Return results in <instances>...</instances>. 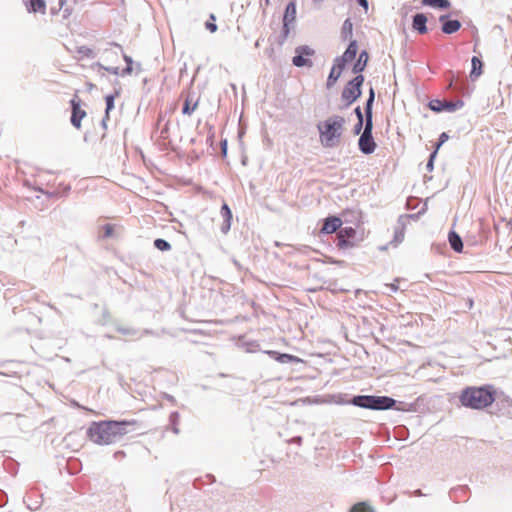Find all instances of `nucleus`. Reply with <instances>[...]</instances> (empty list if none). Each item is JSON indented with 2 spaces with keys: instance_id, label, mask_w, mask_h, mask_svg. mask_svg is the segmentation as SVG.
<instances>
[{
  "instance_id": "obj_1",
  "label": "nucleus",
  "mask_w": 512,
  "mask_h": 512,
  "mask_svg": "<svg viewBox=\"0 0 512 512\" xmlns=\"http://www.w3.org/2000/svg\"><path fill=\"white\" fill-rule=\"evenodd\" d=\"M136 424L137 421L134 419L92 421L86 430V436L94 444L111 445L121 441L126 434L134 431Z\"/></svg>"
},
{
  "instance_id": "obj_2",
  "label": "nucleus",
  "mask_w": 512,
  "mask_h": 512,
  "mask_svg": "<svg viewBox=\"0 0 512 512\" xmlns=\"http://www.w3.org/2000/svg\"><path fill=\"white\" fill-rule=\"evenodd\" d=\"M309 233L324 244H335L341 251L356 247L365 238L362 226H321L319 230L315 227Z\"/></svg>"
},
{
  "instance_id": "obj_3",
  "label": "nucleus",
  "mask_w": 512,
  "mask_h": 512,
  "mask_svg": "<svg viewBox=\"0 0 512 512\" xmlns=\"http://www.w3.org/2000/svg\"><path fill=\"white\" fill-rule=\"evenodd\" d=\"M340 403L373 411H386L393 409L400 412H417V403L397 401L396 399L386 395L359 394L354 395L349 400Z\"/></svg>"
},
{
  "instance_id": "obj_4",
  "label": "nucleus",
  "mask_w": 512,
  "mask_h": 512,
  "mask_svg": "<svg viewBox=\"0 0 512 512\" xmlns=\"http://www.w3.org/2000/svg\"><path fill=\"white\" fill-rule=\"evenodd\" d=\"M461 406L471 410H485L498 399V391L492 384L466 386L459 394Z\"/></svg>"
},
{
  "instance_id": "obj_5",
  "label": "nucleus",
  "mask_w": 512,
  "mask_h": 512,
  "mask_svg": "<svg viewBox=\"0 0 512 512\" xmlns=\"http://www.w3.org/2000/svg\"><path fill=\"white\" fill-rule=\"evenodd\" d=\"M346 120L339 115H332L317 125L320 143L326 148L337 146L342 138Z\"/></svg>"
},
{
  "instance_id": "obj_6",
  "label": "nucleus",
  "mask_w": 512,
  "mask_h": 512,
  "mask_svg": "<svg viewBox=\"0 0 512 512\" xmlns=\"http://www.w3.org/2000/svg\"><path fill=\"white\" fill-rule=\"evenodd\" d=\"M374 101V91L370 90L369 99L366 103V123L362 135L359 138V149L365 154H371L376 149V143L372 137V103Z\"/></svg>"
},
{
  "instance_id": "obj_7",
  "label": "nucleus",
  "mask_w": 512,
  "mask_h": 512,
  "mask_svg": "<svg viewBox=\"0 0 512 512\" xmlns=\"http://www.w3.org/2000/svg\"><path fill=\"white\" fill-rule=\"evenodd\" d=\"M405 228L406 226H382L378 235L380 243L377 245V249L384 252L389 248H397L404 241Z\"/></svg>"
},
{
  "instance_id": "obj_8",
  "label": "nucleus",
  "mask_w": 512,
  "mask_h": 512,
  "mask_svg": "<svg viewBox=\"0 0 512 512\" xmlns=\"http://www.w3.org/2000/svg\"><path fill=\"white\" fill-rule=\"evenodd\" d=\"M363 82V75H357L353 80L347 83L341 95L342 100L345 102V107L351 105L360 97Z\"/></svg>"
},
{
  "instance_id": "obj_9",
  "label": "nucleus",
  "mask_w": 512,
  "mask_h": 512,
  "mask_svg": "<svg viewBox=\"0 0 512 512\" xmlns=\"http://www.w3.org/2000/svg\"><path fill=\"white\" fill-rule=\"evenodd\" d=\"M72 107L71 124L76 128H81V120L86 117L87 113L82 107L81 100L75 95L70 101Z\"/></svg>"
},
{
  "instance_id": "obj_10",
  "label": "nucleus",
  "mask_w": 512,
  "mask_h": 512,
  "mask_svg": "<svg viewBox=\"0 0 512 512\" xmlns=\"http://www.w3.org/2000/svg\"><path fill=\"white\" fill-rule=\"evenodd\" d=\"M297 55L293 57L292 62L297 67H311L312 61L309 59L310 56L314 55V50L308 46H301L296 49Z\"/></svg>"
},
{
  "instance_id": "obj_11",
  "label": "nucleus",
  "mask_w": 512,
  "mask_h": 512,
  "mask_svg": "<svg viewBox=\"0 0 512 512\" xmlns=\"http://www.w3.org/2000/svg\"><path fill=\"white\" fill-rule=\"evenodd\" d=\"M181 97L184 98L182 113L191 115L198 108L200 97L192 90L182 92Z\"/></svg>"
},
{
  "instance_id": "obj_12",
  "label": "nucleus",
  "mask_w": 512,
  "mask_h": 512,
  "mask_svg": "<svg viewBox=\"0 0 512 512\" xmlns=\"http://www.w3.org/2000/svg\"><path fill=\"white\" fill-rule=\"evenodd\" d=\"M264 353L267 354L271 359L281 364H299L304 362L298 356L289 353L279 352L276 350H267L264 351Z\"/></svg>"
},
{
  "instance_id": "obj_13",
  "label": "nucleus",
  "mask_w": 512,
  "mask_h": 512,
  "mask_svg": "<svg viewBox=\"0 0 512 512\" xmlns=\"http://www.w3.org/2000/svg\"><path fill=\"white\" fill-rule=\"evenodd\" d=\"M455 226H452V228L449 230L447 235V241L449 243L450 248L455 253H463L464 252V242L461 237V235L455 231Z\"/></svg>"
},
{
  "instance_id": "obj_14",
  "label": "nucleus",
  "mask_w": 512,
  "mask_h": 512,
  "mask_svg": "<svg viewBox=\"0 0 512 512\" xmlns=\"http://www.w3.org/2000/svg\"><path fill=\"white\" fill-rule=\"evenodd\" d=\"M357 51V42L355 40H352L349 46L347 47L346 51L342 54V56L337 57L335 59V62L339 63L341 66L345 68V65L356 57Z\"/></svg>"
},
{
  "instance_id": "obj_15",
  "label": "nucleus",
  "mask_w": 512,
  "mask_h": 512,
  "mask_svg": "<svg viewBox=\"0 0 512 512\" xmlns=\"http://www.w3.org/2000/svg\"><path fill=\"white\" fill-rule=\"evenodd\" d=\"M24 5L29 12L33 13H46V2L45 0H23Z\"/></svg>"
},
{
  "instance_id": "obj_16",
  "label": "nucleus",
  "mask_w": 512,
  "mask_h": 512,
  "mask_svg": "<svg viewBox=\"0 0 512 512\" xmlns=\"http://www.w3.org/2000/svg\"><path fill=\"white\" fill-rule=\"evenodd\" d=\"M442 24V31L445 34H452L461 28V23L458 20H448L447 16H440Z\"/></svg>"
},
{
  "instance_id": "obj_17",
  "label": "nucleus",
  "mask_w": 512,
  "mask_h": 512,
  "mask_svg": "<svg viewBox=\"0 0 512 512\" xmlns=\"http://www.w3.org/2000/svg\"><path fill=\"white\" fill-rule=\"evenodd\" d=\"M95 55L96 54H95L94 50L85 45L78 46L74 50V58L77 61L93 59L95 57Z\"/></svg>"
},
{
  "instance_id": "obj_18",
  "label": "nucleus",
  "mask_w": 512,
  "mask_h": 512,
  "mask_svg": "<svg viewBox=\"0 0 512 512\" xmlns=\"http://www.w3.org/2000/svg\"><path fill=\"white\" fill-rule=\"evenodd\" d=\"M427 17L423 13H418L413 17L412 27L420 34L427 33Z\"/></svg>"
},
{
  "instance_id": "obj_19",
  "label": "nucleus",
  "mask_w": 512,
  "mask_h": 512,
  "mask_svg": "<svg viewBox=\"0 0 512 512\" xmlns=\"http://www.w3.org/2000/svg\"><path fill=\"white\" fill-rule=\"evenodd\" d=\"M344 70V67L341 66L339 63L335 62L331 71H330V74L328 76V79H327V88H331L332 86H334V84L337 82V80L340 78L342 72Z\"/></svg>"
},
{
  "instance_id": "obj_20",
  "label": "nucleus",
  "mask_w": 512,
  "mask_h": 512,
  "mask_svg": "<svg viewBox=\"0 0 512 512\" xmlns=\"http://www.w3.org/2000/svg\"><path fill=\"white\" fill-rule=\"evenodd\" d=\"M296 18V4L295 2H290L285 10V14L283 17L284 26L287 27L289 23H292Z\"/></svg>"
},
{
  "instance_id": "obj_21",
  "label": "nucleus",
  "mask_w": 512,
  "mask_h": 512,
  "mask_svg": "<svg viewBox=\"0 0 512 512\" xmlns=\"http://www.w3.org/2000/svg\"><path fill=\"white\" fill-rule=\"evenodd\" d=\"M368 59H369V56H368L367 51H362L360 53L356 63L353 66V72L355 74L361 73L365 69Z\"/></svg>"
},
{
  "instance_id": "obj_22",
  "label": "nucleus",
  "mask_w": 512,
  "mask_h": 512,
  "mask_svg": "<svg viewBox=\"0 0 512 512\" xmlns=\"http://www.w3.org/2000/svg\"><path fill=\"white\" fill-rule=\"evenodd\" d=\"M349 512H376L375 509L367 502L361 501L351 506Z\"/></svg>"
},
{
  "instance_id": "obj_23",
  "label": "nucleus",
  "mask_w": 512,
  "mask_h": 512,
  "mask_svg": "<svg viewBox=\"0 0 512 512\" xmlns=\"http://www.w3.org/2000/svg\"><path fill=\"white\" fill-rule=\"evenodd\" d=\"M471 63H472V70H471L470 76H471V78H477L482 74L483 63L476 56H474L472 58Z\"/></svg>"
},
{
  "instance_id": "obj_24",
  "label": "nucleus",
  "mask_w": 512,
  "mask_h": 512,
  "mask_svg": "<svg viewBox=\"0 0 512 512\" xmlns=\"http://www.w3.org/2000/svg\"><path fill=\"white\" fill-rule=\"evenodd\" d=\"M179 420H180L179 412L173 411L170 413V415H169L170 429L176 435L180 433V430L178 428Z\"/></svg>"
},
{
  "instance_id": "obj_25",
  "label": "nucleus",
  "mask_w": 512,
  "mask_h": 512,
  "mask_svg": "<svg viewBox=\"0 0 512 512\" xmlns=\"http://www.w3.org/2000/svg\"><path fill=\"white\" fill-rule=\"evenodd\" d=\"M114 101H115V95H107L105 97L106 110H105V116L102 121V124L104 127H106V122L109 120L110 111L114 108Z\"/></svg>"
},
{
  "instance_id": "obj_26",
  "label": "nucleus",
  "mask_w": 512,
  "mask_h": 512,
  "mask_svg": "<svg viewBox=\"0 0 512 512\" xmlns=\"http://www.w3.org/2000/svg\"><path fill=\"white\" fill-rule=\"evenodd\" d=\"M422 4L425 6L441 9L450 7L449 0H422Z\"/></svg>"
},
{
  "instance_id": "obj_27",
  "label": "nucleus",
  "mask_w": 512,
  "mask_h": 512,
  "mask_svg": "<svg viewBox=\"0 0 512 512\" xmlns=\"http://www.w3.org/2000/svg\"><path fill=\"white\" fill-rule=\"evenodd\" d=\"M353 23L350 19H346L342 26L341 35L344 40H348L352 37Z\"/></svg>"
},
{
  "instance_id": "obj_28",
  "label": "nucleus",
  "mask_w": 512,
  "mask_h": 512,
  "mask_svg": "<svg viewBox=\"0 0 512 512\" xmlns=\"http://www.w3.org/2000/svg\"><path fill=\"white\" fill-rule=\"evenodd\" d=\"M153 245H154V247H155L157 250H159V251H161V252H167V251H170V250H171V248H172V247H171V244H170L167 240H165V239H163V238H156V239L154 240V242H153Z\"/></svg>"
},
{
  "instance_id": "obj_29",
  "label": "nucleus",
  "mask_w": 512,
  "mask_h": 512,
  "mask_svg": "<svg viewBox=\"0 0 512 512\" xmlns=\"http://www.w3.org/2000/svg\"><path fill=\"white\" fill-rule=\"evenodd\" d=\"M431 251L435 254L445 255L447 252L446 244L434 242L431 244Z\"/></svg>"
},
{
  "instance_id": "obj_30",
  "label": "nucleus",
  "mask_w": 512,
  "mask_h": 512,
  "mask_svg": "<svg viewBox=\"0 0 512 512\" xmlns=\"http://www.w3.org/2000/svg\"><path fill=\"white\" fill-rule=\"evenodd\" d=\"M216 17L214 14H211L209 17V20L205 22V27L207 30H209L211 33H215L218 29L217 25L215 24Z\"/></svg>"
},
{
  "instance_id": "obj_31",
  "label": "nucleus",
  "mask_w": 512,
  "mask_h": 512,
  "mask_svg": "<svg viewBox=\"0 0 512 512\" xmlns=\"http://www.w3.org/2000/svg\"><path fill=\"white\" fill-rule=\"evenodd\" d=\"M221 213L224 218V221L227 223H230L232 220V213L227 204H223V206L221 208Z\"/></svg>"
},
{
  "instance_id": "obj_32",
  "label": "nucleus",
  "mask_w": 512,
  "mask_h": 512,
  "mask_svg": "<svg viewBox=\"0 0 512 512\" xmlns=\"http://www.w3.org/2000/svg\"><path fill=\"white\" fill-rule=\"evenodd\" d=\"M495 402L497 403V405L502 403L503 405L506 404L507 406H511L512 404V400L503 392L498 393V399Z\"/></svg>"
},
{
  "instance_id": "obj_33",
  "label": "nucleus",
  "mask_w": 512,
  "mask_h": 512,
  "mask_svg": "<svg viewBox=\"0 0 512 512\" xmlns=\"http://www.w3.org/2000/svg\"><path fill=\"white\" fill-rule=\"evenodd\" d=\"M114 227L115 226H104L105 230L103 234L98 235V239H106L112 237L114 235Z\"/></svg>"
},
{
  "instance_id": "obj_34",
  "label": "nucleus",
  "mask_w": 512,
  "mask_h": 512,
  "mask_svg": "<svg viewBox=\"0 0 512 512\" xmlns=\"http://www.w3.org/2000/svg\"><path fill=\"white\" fill-rule=\"evenodd\" d=\"M449 136L447 133L443 132L440 137H439V143L437 144L436 146V149L435 151L433 152V154L431 155V159H433L438 151V149L440 148V146L445 143L447 140H448Z\"/></svg>"
},
{
  "instance_id": "obj_35",
  "label": "nucleus",
  "mask_w": 512,
  "mask_h": 512,
  "mask_svg": "<svg viewBox=\"0 0 512 512\" xmlns=\"http://www.w3.org/2000/svg\"><path fill=\"white\" fill-rule=\"evenodd\" d=\"M117 331L123 335H135L136 330L128 327H117Z\"/></svg>"
},
{
  "instance_id": "obj_36",
  "label": "nucleus",
  "mask_w": 512,
  "mask_h": 512,
  "mask_svg": "<svg viewBox=\"0 0 512 512\" xmlns=\"http://www.w3.org/2000/svg\"><path fill=\"white\" fill-rule=\"evenodd\" d=\"M259 347H260V345L256 341H252V342L247 343V351L250 352V353H253V352H256V351L260 350Z\"/></svg>"
},
{
  "instance_id": "obj_37",
  "label": "nucleus",
  "mask_w": 512,
  "mask_h": 512,
  "mask_svg": "<svg viewBox=\"0 0 512 512\" xmlns=\"http://www.w3.org/2000/svg\"><path fill=\"white\" fill-rule=\"evenodd\" d=\"M17 243V240L14 239L11 235H8L4 241V245L8 248H13L14 245Z\"/></svg>"
},
{
  "instance_id": "obj_38",
  "label": "nucleus",
  "mask_w": 512,
  "mask_h": 512,
  "mask_svg": "<svg viewBox=\"0 0 512 512\" xmlns=\"http://www.w3.org/2000/svg\"><path fill=\"white\" fill-rule=\"evenodd\" d=\"M67 190V187H64L63 189H60V188H56V189H53L51 191H46V194H48L49 196H58L60 194H62L63 192H65Z\"/></svg>"
},
{
  "instance_id": "obj_39",
  "label": "nucleus",
  "mask_w": 512,
  "mask_h": 512,
  "mask_svg": "<svg viewBox=\"0 0 512 512\" xmlns=\"http://www.w3.org/2000/svg\"><path fill=\"white\" fill-rule=\"evenodd\" d=\"M329 290L332 291L333 293L338 292V291L339 292H347L348 291L347 289L337 287L336 282L330 283Z\"/></svg>"
},
{
  "instance_id": "obj_40",
  "label": "nucleus",
  "mask_w": 512,
  "mask_h": 512,
  "mask_svg": "<svg viewBox=\"0 0 512 512\" xmlns=\"http://www.w3.org/2000/svg\"><path fill=\"white\" fill-rule=\"evenodd\" d=\"M7 501V494L3 490H0V508L3 507L7 503Z\"/></svg>"
},
{
  "instance_id": "obj_41",
  "label": "nucleus",
  "mask_w": 512,
  "mask_h": 512,
  "mask_svg": "<svg viewBox=\"0 0 512 512\" xmlns=\"http://www.w3.org/2000/svg\"><path fill=\"white\" fill-rule=\"evenodd\" d=\"M162 397H163V399L169 401L173 405H175L177 403V400L173 395H170L168 393H163Z\"/></svg>"
},
{
  "instance_id": "obj_42",
  "label": "nucleus",
  "mask_w": 512,
  "mask_h": 512,
  "mask_svg": "<svg viewBox=\"0 0 512 512\" xmlns=\"http://www.w3.org/2000/svg\"><path fill=\"white\" fill-rule=\"evenodd\" d=\"M288 442L291 444H297L300 446L303 442V438H302V436H295V437L291 438Z\"/></svg>"
},
{
  "instance_id": "obj_43",
  "label": "nucleus",
  "mask_w": 512,
  "mask_h": 512,
  "mask_svg": "<svg viewBox=\"0 0 512 512\" xmlns=\"http://www.w3.org/2000/svg\"><path fill=\"white\" fill-rule=\"evenodd\" d=\"M355 113H356L358 121H359V127H362L363 115H362L360 107L355 108Z\"/></svg>"
},
{
  "instance_id": "obj_44",
  "label": "nucleus",
  "mask_w": 512,
  "mask_h": 512,
  "mask_svg": "<svg viewBox=\"0 0 512 512\" xmlns=\"http://www.w3.org/2000/svg\"><path fill=\"white\" fill-rule=\"evenodd\" d=\"M124 59H125V61H126V62H127V64H128V66H127V68L125 69V71H126L127 73H131V72H132V67H131L132 60H131V58H130L129 56H127V55H125V56H124Z\"/></svg>"
},
{
  "instance_id": "obj_45",
  "label": "nucleus",
  "mask_w": 512,
  "mask_h": 512,
  "mask_svg": "<svg viewBox=\"0 0 512 512\" xmlns=\"http://www.w3.org/2000/svg\"><path fill=\"white\" fill-rule=\"evenodd\" d=\"M329 262L332 263V264H336L338 266H341V267L346 265V261H344V260H337V259H334V258H330Z\"/></svg>"
},
{
  "instance_id": "obj_46",
  "label": "nucleus",
  "mask_w": 512,
  "mask_h": 512,
  "mask_svg": "<svg viewBox=\"0 0 512 512\" xmlns=\"http://www.w3.org/2000/svg\"><path fill=\"white\" fill-rule=\"evenodd\" d=\"M360 6L364 8L365 11L368 10V1L367 0H357Z\"/></svg>"
},
{
  "instance_id": "obj_47",
  "label": "nucleus",
  "mask_w": 512,
  "mask_h": 512,
  "mask_svg": "<svg viewBox=\"0 0 512 512\" xmlns=\"http://www.w3.org/2000/svg\"><path fill=\"white\" fill-rule=\"evenodd\" d=\"M337 221H339L338 218H327V219H325L324 224H326V225L335 224V222H337Z\"/></svg>"
},
{
  "instance_id": "obj_48",
  "label": "nucleus",
  "mask_w": 512,
  "mask_h": 512,
  "mask_svg": "<svg viewBox=\"0 0 512 512\" xmlns=\"http://www.w3.org/2000/svg\"><path fill=\"white\" fill-rule=\"evenodd\" d=\"M388 287L390 288L391 292H394V293L397 292L399 289V287L396 283H391L388 285Z\"/></svg>"
},
{
  "instance_id": "obj_49",
  "label": "nucleus",
  "mask_w": 512,
  "mask_h": 512,
  "mask_svg": "<svg viewBox=\"0 0 512 512\" xmlns=\"http://www.w3.org/2000/svg\"><path fill=\"white\" fill-rule=\"evenodd\" d=\"M230 229H231V226H221V232L223 235L228 234Z\"/></svg>"
},
{
  "instance_id": "obj_50",
  "label": "nucleus",
  "mask_w": 512,
  "mask_h": 512,
  "mask_svg": "<svg viewBox=\"0 0 512 512\" xmlns=\"http://www.w3.org/2000/svg\"><path fill=\"white\" fill-rule=\"evenodd\" d=\"M124 455H125L124 451H121V450L116 451V452L114 453V457H115V458H118L119 456H124Z\"/></svg>"
},
{
  "instance_id": "obj_51",
  "label": "nucleus",
  "mask_w": 512,
  "mask_h": 512,
  "mask_svg": "<svg viewBox=\"0 0 512 512\" xmlns=\"http://www.w3.org/2000/svg\"><path fill=\"white\" fill-rule=\"evenodd\" d=\"M39 506H40L39 504H37V505H35V506H32V505L28 504V505H27V508H28L29 510L34 511V510H37V509L39 508Z\"/></svg>"
},
{
  "instance_id": "obj_52",
  "label": "nucleus",
  "mask_w": 512,
  "mask_h": 512,
  "mask_svg": "<svg viewBox=\"0 0 512 512\" xmlns=\"http://www.w3.org/2000/svg\"><path fill=\"white\" fill-rule=\"evenodd\" d=\"M414 496H424V494L422 493V491L420 489H417L413 492Z\"/></svg>"
},
{
  "instance_id": "obj_53",
  "label": "nucleus",
  "mask_w": 512,
  "mask_h": 512,
  "mask_svg": "<svg viewBox=\"0 0 512 512\" xmlns=\"http://www.w3.org/2000/svg\"><path fill=\"white\" fill-rule=\"evenodd\" d=\"M431 109L434 110V111H441V108L440 107H435L434 105H430Z\"/></svg>"
},
{
  "instance_id": "obj_54",
  "label": "nucleus",
  "mask_w": 512,
  "mask_h": 512,
  "mask_svg": "<svg viewBox=\"0 0 512 512\" xmlns=\"http://www.w3.org/2000/svg\"><path fill=\"white\" fill-rule=\"evenodd\" d=\"M458 490L461 491V492H466L467 487H460Z\"/></svg>"
},
{
  "instance_id": "obj_55",
  "label": "nucleus",
  "mask_w": 512,
  "mask_h": 512,
  "mask_svg": "<svg viewBox=\"0 0 512 512\" xmlns=\"http://www.w3.org/2000/svg\"><path fill=\"white\" fill-rule=\"evenodd\" d=\"M361 127H359V123L356 125V133L360 132Z\"/></svg>"
},
{
  "instance_id": "obj_56",
  "label": "nucleus",
  "mask_w": 512,
  "mask_h": 512,
  "mask_svg": "<svg viewBox=\"0 0 512 512\" xmlns=\"http://www.w3.org/2000/svg\"><path fill=\"white\" fill-rule=\"evenodd\" d=\"M144 333H146V334H150V333H151V331H150V330H145V331H144Z\"/></svg>"
},
{
  "instance_id": "obj_57",
  "label": "nucleus",
  "mask_w": 512,
  "mask_h": 512,
  "mask_svg": "<svg viewBox=\"0 0 512 512\" xmlns=\"http://www.w3.org/2000/svg\"><path fill=\"white\" fill-rule=\"evenodd\" d=\"M453 492H456V490H452L451 493L449 494V497H452Z\"/></svg>"
},
{
  "instance_id": "obj_58",
  "label": "nucleus",
  "mask_w": 512,
  "mask_h": 512,
  "mask_svg": "<svg viewBox=\"0 0 512 512\" xmlns=\"http://www.w3.org/2000/svg\"><path fill=\"white\" fill-rule=\"evenodd\" d=\"M207 477H209V478H211V479H213V478H214V477H213L212 475H210V474H207Z\"/></svg>"
}]
</instances>
